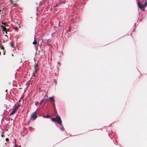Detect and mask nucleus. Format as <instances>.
<instances>
[{
    "mask_svg": "<svg viewBox=\"0 0 147 147\" xmlns=\"http://www.w3.org/2000/svg\"><path fill=\"white\" fill-rule=\"evenodd\" d=\"M56 121L60 125H62V121L61 118L59 116H57L56 117Z\"/></svg>",
    "mask_w": 147,
    "mask_h": 147,
    "instance_id": "obj_1",
    "label": "nucleus"
},
{
    "mask_svg": "<svg viewBox=\"0 0 147 147\" xmlns=\"http://www.w3.org/2000/svg\"><path fill=\"white\" fill-rule=\"evenodd\" d=\"M138 5L139 7L143 11H144L145 10L144 6L142 4H141L139 2L138 3Z\"/></svg>",
    "mask_w": 147,
    "mask_h": 147,
    "instance_id": "obj_2",
    "label": "nucleus"
},
{
    "mask_svg": "<svg viewBox=\"0 0 147 147\" xmlns=\"http://www.w3.org/2000/svg\"><path fill=\"white\" fill-rule=\"evenodd\" d=\"M35 112L36 111L32 114L31 117V118L33 120L35 119L37 117L35 113Z\"/></svg>",
    "mask_w": 147,
    "mask_h": 147,
    "instance_id": "obj_3",
    "label": "nucleus"
},
{
    "mask_svg": "<svg viewBox=\"0 0 147 147\" xmlns=\"http://www.w3.org/2000/svg\"><path fill=\"white\" fill-rule=\"evenodd\" d=\"M19 106L18 105L17 107H16L15 109H13V111L10 113V115H11L15 113V112L16 111V109H17L18 106Z\"/></svg>",
    "mask_w": 147,
    "mask_h": 147,
    "instance_id": "obj_4",
    "label": "nucleus"
},
{
    "mask_svg": "<svg viewBox=\"0 0 147 147\" xmlns=\"http://www.w3.org/2000/svg\"><path fill=\"white\" fill-rule=\"evenodd\" d=\"M49 98L50 99L51 101L53 102V103L55 102V100L53 96L50 97Z\"/></svg>",
    "mask_w": 147,
    "mask_h": 147,
    "instance_id": "obj_5",
    "label": "nucleus"
},
{
    "mask_svg": "<svg viewBox=\"0 0 147 147\" xmlns=\"http://www.w3.org/2000/svg\"><path fill=\"white\" fill-rule=\"evenodd\" d=\"M1 28H2V30L3 32V33H4V31H5V30H7V29L5 27H4L3 25H1Z\"/></svg>",
    "mask_w": 147,
    "mask_h": 147,
    "instance_id": "obj_6",
    "label": "nucleus"
},
{
    "mask_svg": "<svg viewBox=\"0 0 147 147\" xmlns=\"http://www.w3.org/2000/svg\"><path fill=\"white\" fill-rule=\"evenodd\" d=\"M51 39H49L47 41V43H48V45H50L51 43L50 42L51 41Z\"/></svg>",
    "mask_w": 147,
    "mask_h": 147,
    "instance_id": "obj_7",
    "label": "nucleus"
},
{
    "mask_svg": "<svg viewBox=\"0 0 147 147\" xmlns=\"http://www.w3.org/2000/svg\"><path fill=\"white\" fill-rule=\"evenodd\" d=\"M36 69H34V70L33 71V74H32V76H35V75H34V74L36 73Z\"/></svg>",
    "mask_w": 147,
    "mask_h": 147,
    "instance_id": "obj_8",
    "label": "nucleus"
},
{
    "mask_svg": "<svg viewBox=\"0 0 147 147\" xmlns=\"http://www.w3.org/2000/svg\"><path fill=\"white\" fill-rule=\"evenodd\" d=\"M61 126H62L60 128V130L62 131H63L64 130V128L63 127V125L62 124V125H61Z\"/></svg>",
    "mask_w": 147,
    "mask_h": 147,
    "instance_id": "obj_9",
    "label": "nucleus"
},
{
    "mask_svg": "<svg viewBox=\"0 0 147 147\" xmlns=\"http://www.w3.org/2000/svg\"><path fill=\"white\" fill-rule=\"evenodd\" d=\"M51 120L53 122H55L56 121V118L55 117H53L51 119Z\"/></svg>",
    "mask_w": 147,
    "mask_h": 147,
    "instance_id": "obj_10",
    "label": "nucleus"
},
{
    "mask_svg": "<svg viewBox=\"0 0 147 147\" xmlns=\"http://www.w3.org/2000/svg\"><path fill=\"white\" fill-rule=\"evenodd\" d=\"M147 5V1H146L144 3V6L146 7Z\"/></svg>",
    "mask_w": 147,
    "mask_h": 147,
    "instance_id": "obj_11",
    "label": "nucleus"
},
{
    "mask_svg": "<svg viewBox=\"0 0 147 147\" xmlns=\"http://www.w3.org/2000/svg\"><path fill=\"white\" fill-rule=\"evenodd\" d=\"M44 99H42V100L40 102V104H41L42 103V102H43V101H44Z\"/></svg>",
    "mask_w": 147,
    "mask_h": 147,
    "instance_id": "obj_12",
    "label": "nucleus"
},
{
    "mask_svg": "<svg viewBox=\"0 0 147 147\" xmlns=\"http://www.w3.org/2000/svg\"><path fill=\"white\" fill-rule=\"evenodd\" d=\"M37 66V65L36 64H35V65L34 66V69H36V67Z\"/></svg>",
    "mask_w": 147,
    "mask_h": 147,
    "instance_id": "obj_13",
    "label": "nucleus"
},
{
    "mask_svg": "<svg viewBox=\"0 0 147 147\" xmlns=\"http://www.w3.org/2000/svg\"><path fill=\"white\" fill-rule=\"evenodd\" d=\"M16 5H17V4L16 3H14L13 4V6H16Z\"/></svg>",
    "mask_w": 147,
    "mask_h": 147,
    "instance_id": "obj_14",
    "label": "nucleus"
},
{
    "mask_svg": "<svg viewBox=\"0 0 147 147\" xmlns=\"http://www.w3.org/2000/svg\"><path fill=\"white\" fill-rule=\"evenodd\" d=\"M3 132H2V134H1V136L2 137H3Z\"/></svg>",
    "mask_w": 147,
    "mask_h": 147,
    "instance_id": "obj_15",
    "label": "nucleus"
},
{
    "mask_svg": "<svg viewBox=\"0 0 147 147\" xmlns=\"http://www.w3.org/2000/svg\"><path fill=\"white\" fill-rule=\"evenodd\" d=\"M49 117V116L48 115H47V118H48Z\"/></svg>",
    "mask_w": 147,
    "mask_h": 147,
    "instance_id": "obj_16",
    "label": "nucleus"
},
{
    "mask_svg": "<svg viewBox=\"0 0 147 147\" xmlns=\"http://www.w3.org/2000/svg\"><path fill=\"white\" fill-rule=\"evenodd\" d=\"M9 1L11 3H12V4L13 3V2H12V0H9Z\"/></svg>",
    "mask_w": 147,
    "mask_h": 147,
    "instance_id": "obj_17",
    "label": "nucleus"
},
{
    "mask_svg": "<svg viewBox=\"0 0 147 147\" xmlns=\"http://www.w3.org/2000/svg\"><path fill=\"white\" fill-rule=\"evenodd\" d=\"M8 139L7 138L5 139V140L6 141H8Z\"/></svg>",
    "mask_w": 147,
    "mask_h": 147,
    "instance_id": "obj_18",
    "label": "nucleus"
},
{
    "mask_svg": "<svg viewBox=\"0 0 147 147\" xmlns=\"http://www.w3.org/2000/svg\"><path fill=\"white\" fill-rule=\"evenodd\" d=\"M54 81H55V84H56V83H57V81H56V80H54Z\"/></svg>",
    "mask_w": 147,
    "mask_h": 147,
    "instance_id": "obj_19",
    "label": "nucleus"
},
{
    "mask_svg": "<svg viewBox=\"0 0 147 147\" xmlns=\"http://www.w3.org/2000/svg\"><path fill=\"white\" fill-rule=\"evenodd\" d=\"M43 117L44 118H46V115H45V116H43Z\"/></svg>",
    "mask_w": 147,
    "mask_h": 147,
    "instance_id": "obj_20",
    "label": "nucleus"
},
{
    "mask_svg": "<svg viewBox=\"0 0 147 147\" xmlns=\"http://www.w3.org/2000/svg\"><path fill=\"white\" fill-rule=\"evenodd\" d=\"M35 40H34V41L33 42V44H35Z\"/></svg>",
    "mask_w": 147,
    "mask_h": 147,
    "instance_id": "obj_21",
    "label": "nucleus"
},
{
    "mask_svg": "<svg viewBox=\"0 0 147 147\" xmlns=\"http://www.w3.org/2000/svg\"><path fill=\"white\" fill-rule=\"evenodd\" d=\"M5 31V33L6 34H7V30Z\"/></svg>",
    "mask_w": 147,
    "mask_h": 147,
    "instance_id": "obj_22",
    "label": "nucleus"
},
{
    "mask_svg": "<svg viewBox=\"0 0 147 147\" xmlns=\"http://www.w3.org/2000/svg\"><path fill=\"white\" fill-rule=\"evenodd\" d=\"M11 46L12 47H13V45H12V44H11Z\"/></svg>",
    "mask_w": 147,
    "mask_h": 147,
    "instance_id": "obj_23",
    "label": "nucleus"
},
{
    "mask_svg": "<svg viewBox=\"0 0 147 147\" xmlns=\"http://www.w3.org/2000/svg\"><path fill=\"white\" fill-rule=\"evenodd\" d=\"M42 3H41V2H40V5H41V4Z\"/></svg>",
    "mask_w": 147,
    "mask_h": 147,
    "instance_id": "obj_24",
    "label": "nucleus"
},
{
    "mask_svg": "<svg viewBox=\"0 0 147 147\" xmlns=\"http://www.w3.org/2000/svg\"><path fill=\"white\" fill-rule=\"evenodd\" d=\"M22 62V61L21 60V61H20V63H21Z\"/></svg>",
    "mask_w": 147,
    "mask_h": 147,
    "instance_id": "obj_25",
    "label": "nucleus"
},
{
    "mask_svg": "<svg viewBox=\"0 0 147 147\" xmlns=\"http://www.w3.org/2000/svg\"><path fill=\"white\" fill-rule=\"evenodd\" d=\"M6 34L5 35V36H7V35H6Z\"/></svg>",
    "mask_w": 147,
    "mask_h": 147,
    "instance_id": "obj_26",
    "label": "nucleus"
},
{
    "mask_svg": "<svg viewBox=\"0 0 147 147\" xmlns=\"http://www.w3.org/2000/svg\"><path fill=\"white\" fill-rule=\"evenodd\" d=\"M46 96V94H45V95L44 97H45Z\"/></svg>",
    "mask_w": 147,
    "mask_h": 147,
    "instance_id": "obj_27",
    "label": "nucleus"
},
{
    "mask_svg": "<svg viewBox=\"0 0 147 147\" xmlns=\"http://www.w3.org/2000/svg\"><path fill=\"white\" fill-rule=\"evenodd\" d=\"M48 97V96H47V97Z\"/></svg>",
    "mask_w": 147,
    "mask_h": 147,
    "instance_id": "obj_28",
    "label": "nucleus"
},
{
    "mask_svg": "<svg viewBox=\"0 0 147 147\" xmlns=\"http://www.w3.org/2000/svg\"><path fill=\"white\" fill-rule=\"evenodd\" d=\"M1 48L2 49H3V47H1Z\"/></svg>",
    "mask_w": 147,
    "mask_h": 147,
    "instance_id": "obj_29",
    "label": "nucleus"
},
{
    "mask_svg": "<svg viewBox=\"0 0 147 147\" xmlns=\"http://www.w3.org/2000/svg\"><path fill=\"white\" fill-rule=\"evenodd\" d=\"M3 54H4V55H5V53L4 52L3 53Z\"/></svg>",
    "mask_w": 147,
    "mask_h": 147,
    "instance_id": "obj_30",
    "label": "nucleus"
},
{
    "mask_svg": "<svg viewBox=\"0 0 147 147\" xmlns=\"http://www.w3.org/2000/svg\"><path fill=\"white\" fill-rule=\"evenodd\" d=\"M7 90H6V91H7Z\"/></svg>",
    "mask_w": 147,
    "mask_h": 147,
    "instance_id": "obj_31",
    "label": "nucleus"
}]
</instances>
